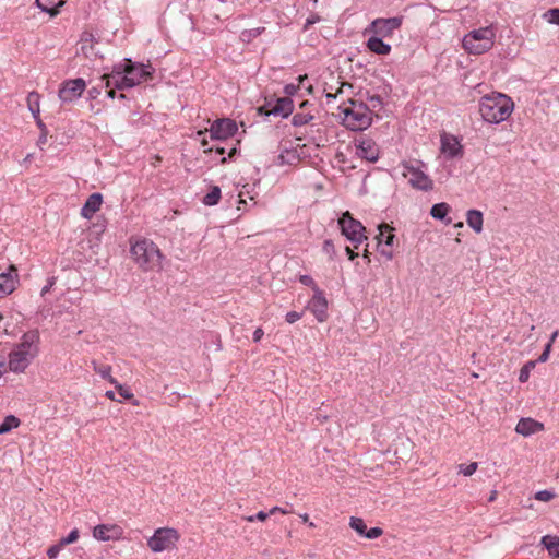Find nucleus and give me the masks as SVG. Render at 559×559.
I'll use <instances>...</instances> for the list:
<instances>
[{
  "instance_id": "f257e3e1",
  "label": "nucleus",
  "mask_w": 559,
  "mask_h": 559,
  "mask_svg": "<svg viewBox=\"0 0 559 559\" xmlns=\"http://www.w3.org/2000/svg\"><path fill=\"white\" fill-rule=\"evenodd\" d=\"M153 73L154 68L151 64L132 62L130 59H124L114 67L111 73L103 75L106 87L109 88L107 96L115 98V88L126 90L134 87L152 79Z\"/></svg>"
},
{
  "instance_id": "f03ea898",
  "label": "nucleus",
  "mask_w": 559,
  "mask_h": 559,
  "mask_svg": "<svg viewBox=\"0 0 559 559\" xmlns=\"http://www.w3.org/2000/svg\"><path fill=\"white\" fill-rule=\"evenodd\" d=\"M40 353V335L37 330L25 332L8 355L9 370L23 373Z\"/></svg>"
},
{
  "instance_id": "7ed1b4c3",
  "label": "nucleus",
  "mask_w": 559,
  "mask_h": 559,
  "mask_svg": "<svg viewBox=\"0 0 559 559\" xmlns=\"http://www.w3.org/2000/svg\"><path fill=\"white\" fill-rule=\"evenodd\" d=\"M130 254L133 262L144 272H159L163 259L157 245L147 238H136L130 241Z\"/></svg>"
},
{
  "instance_id": "20e7f679",
  "label": "nucleus",
  "mask_w": 559,
  "mask_h": 559,
  "mask_svg": "<svg viewBox=\"0 0 559 559\" xmlns=\"http://www.w3.org/2000/svg\"><path fill=\"white\" fill-rule=\"evenodd\" d=\"M514 110V103L506 94L492 92L483 96L479 100V114L489 123L506 121Z\"/></svg>"
},
{
  "instance_id": "39448f33",
  "label": "nucleus",
  "mask_w": 559,
  "mask_h": 559,
  "mask_svg": "<svg viewBox=\"0 0 559 559\" xmlns=\"http://www.w3.org/2000/svg\"><path fill=\"white\" fill-rule=\"evenodd\" d=\"M340 109L343 115V124L349 130L362 131L369 128L372 122L370 108L361 102L349 100Z\"/></svg>"
},
{
  "instance_id": "423d86ee",
  "label": "nucleus",
  "mask_w": 559,
  "mask_h": 559,
  "mask_svg": "<svg viewBox=\"0 0 559 559\" xmlns=\"http://www.w3.org/2000/svg\"><path fill=\"white\" fill-rule=\"evenodd\" d=\"M401 174L407 179L412 188L420 191H430L433 189V180L427 174V166L424 162L411 159L402 162Z\"/></svg>"
},
{
  "instance_id": "0eeeda50",
  "label": "nucleus",
  "mask_w": 559,
  "mask_h": 559,
  "mask_svg": "<svg viewBox=\"0 0 559 559\" xmlns=\"http://www.w3.org/2000/svg\"><path fill=\"white\" fill-rule=\"evenodd\" d=\"M495 39V28L492 26H486L467 33L463 37L462 45L471 55H483L493 47Z\"/></svg>"
},
{
  "instance_id": "6e6552de",
  "label": "nucleus",
  "mask_w": 559,
  "mask_h": 559,
  "mask_svg": "<svg viewBox=\"0 0 559 559\" xmlns=\"http://www.w3.org/2000/svg\"><path fill=\"white\" fill-rule=\"evenodd\" d=\"M181 534L175 527L163 526L154 530L147 538V547L153 554L171 552L178 548Z\"/></svg>"
},
{
  "instance_id": "1a4fd4ad",
  "label": "nucleus",
  "mask_w": 559,
  "mask_h": 559,
  "mask_svg": "<svg viewBox=\"0 0 559 559\" xmlns=\"http://www.w3.org/2000/svg\"><path fill=\"white\" fill-rule=\"evenodd\" d=\"M338 225L342 234L355 248H358L367 240L366 228L359 221L355 219L348 211L344 212L338 218Z\"/></svg>"
},
{
  "instance_id": "9d476101",
  "label": "nucleus",
  "mask_w": 559,
  "mask_h": 559,
  "mask_svg": "<svg viewBox=\"0 0 559 559\" xmlns=\"http://www.w3.org/2000/svg\"><path fill=\"white\" fill-rule=\"evenodd\" d=\"M402 23V16L376 19L365 29V35L370 34L380 38H389L394 34L395 31L401 28Z\"/></svg>"
},
{
  "instance_id": "9b49d317",
  "label": "nucleus",
  "mask_w": 559,
  "mask_h": 559,
  "mask_svg": "<svg viewBox=\"0 0 559 559\" xmlns=\"http://www.w3.org/2000/svg\"><path fill=\"white\" fill-rule=\"evenodd\" d=\"M85 88L86 82L81 78L66 80L60 85L59 99L64 104L72 103L81 97Z\"/></svg>"
},
{
  "instance_id": "f8f14e48",
  "label": "nucleus",
  "mask_w": 559,
  "mask_h": 559,
  "mask_svg": "<svg viewBox=\"0 0 559 559\" xmlns=\"http://www.w3.org/2000/svg\"><path fill=\"white\" fill-rule=\"evenodd\" d=\"M379 234L377 235L378 249L382 257L386 260H392L394 257V240L395 235L393 228L388 224H381L379 226Z\"/></svg>"
},
{
  "instance_id": "ddd939ff",
  "label": "nucleus",
  "mask_w": 559,
  "mask_h": 559,
  "mask_svg": "<svg viewBox=\"0 0 559 559\" xmlns=\"http://www.w3.org/2000/svg\"><path fill=\"white\" fill-rule=\"evenodd\" d=\"M440 153L447 159L461 158L464 154V148L455 135L443 133L440 136Z\"/></svg>"
},
{
  "instance_id": "4468645a",
  "label": "nucleus",
  "mask_w": 559,
  "mask_h": 559,
  "mask_svg": "<svg viewBox=\"0 0 559 559\" xmlns=\"http://www.w3.org/2000/svg\"><path fill=\"white\" fill-rule=\"evenodd\" d=\"M328 300L323 290L316 292L306 305V310L310 311L318 322H325L329 318Z\"/></svg>"
},
{
  "instance_id": "2eb2a0df",
  "label": "nucleus",
  "mask_w": 559,
  "mask_h": 559,
  "mask_svg": "<svg viewBox=\"0 0 559 559\" xmlns=\"http://www.w3.org/2000/svg\"><path fill=\"white\" fill-rule=\"evenodd\" d=\"M123 528L118 524H98L94 526L92 536L98 542H117L123 537Z\"/></svg>"
},
{
  "instance_id": "dca6fc26",
  "label": "nucleus",
  "mask_w": 559,
  "mask_h": 559,
  "mask_svg": "<svg viewBox=\"0 0 559 559\" xmlns=\"http://www.w3.org/2000/svg\"><path fill=\"white\" fill-rule=\"evenodd\" d=\"M238 130L236 122L231 119H217L210 128V136L212 140H226L233 136Z\"/></svg>"
},
{
  "instance_id": "f3484780",
  "label": "nucleus",
  "mask_w": 559,
  "mask_h": 559,
  "mask_svg": "<svg viewBox=\"0 0 559 559\" xmlns=\"http://www.w3.org/2000/svg\"><path fill=\"white\" fill-rule=\"evenodd\" d=\"M19 285V273L15 265L11 264L5 272L0 273V298L12 294Z\"/></svg>"
},
{
  "instance_id": "a211bd4d",
  "label": "nucleus",
  "mask_w": 559,
  "mask_h": 559,
  "mask_svg": "<svg viewBox=\"0 0 559 559\" xmlns=\"http://www.w3.org/2000/svg\"><path fill=\"white\" fill-rule=\"evenodd\" d=\"M356 154L368 162H377L379 147L372 139L362 138L356 143Z\"/></svg>"
},
{
  "instance_id": "6ab92c4d",
  "label": "nucleus",
  "mask_w": 559,
  "mask_h": 559,
  "mask_svg": "<svg viewBox=\"0 0 559 559\" xmlns=\"http://www.w3.org/2000/svg\"><path fill=\"white\" fill-rule=\"evenodd\" d=\"M349 527L354 530L359 536L368 539H376L383 534V530L380 527H372L368 530L365 521L357 516L349 518Z\"/></svg>"
},
{
  "instance_id": "aec40b11",
  "label": "nucleus",
  "mask_w": 559,
  "mask_h": 559,
  "mask_svg": "<svg viewBox=\"0 0 559 559\" xmlns=\"http://www.w3.org/2000/svg\"><path fill=\"white\" fill-rule=\"evenodd\" d=\"M543 430L544 425L530 417L521 418L515 426V432L523 437H530Z\"/></svg>"
},
{
  "instance_id": "412c9836",
  "label": "nucleus",
  "mask_w": 559,
  "mask_h": 559,
  "mask_svg": "<svg viewBox=\"0 0 559 559\" xmlns=\"http://www.w3.org/2000/svg\"><path fill=\"white\" fill-rule=\"evenodd\" d=\"M102 203L103 197L100 193L91 194L81 209V215L86 219L92 218L100 210Z\"/></svg>"
},
{
  "instance_id": "4be33fe9",
  "label": "nucleus",
  "mask_w": 559,
  "mask_h": 559,
  "mask_svg": "<svg viewBox=\"0 0 559 559\" xmlns=\"http://www.w3.org/2000/svg\"><path fill=\"white\" fill-rule=\"evenodd\" d=\"M294 104L289 97L277 98L269 114L274 116L287 117L293 112Z\"/></svg>"
},
{
  "instance_id": "5701e85b",
  "label": "nucleus",
  "mask_w": 559,
  "mask_h": 559,
  "mask_svg": "<svg viewBox=\"0 0 559 559\" xmlns=\"http://www.w3.org/2000/svg\"><path fill=\"white\" fill-rule=\"evenodd\" d=\"M367 48L380 56H388L391 52V45L383 41V38L371 35L367 40Z\"/></svg>"
},
{
  "instance_id": "b1692460",
  "label": "nucleus",
  "mask_w": 559,
  "mask_h": 559,
  "mask_svg": "<svg viewBox=\"0 0 559 559\" xmlns=\"http://www.w3.org/2000/svg\"><path fill=\"white\" fill-rule=\"evenodd\" d=\"M96 40L91 33H84L80 40V50L86 58H94L97 56L95 51Z\"/></svg>"
},
{
  "instance_id": "393cba45",
  "label": "nucleus",
  "mask_w": 559,
  "mask_h": 559,
  "mask_svg": "<svg viewBox=\"0 0 559 559\" xmlns=\"http://www.w3.org/2000/svg\"><path fill=\"white\" fill-rule=\"evenodd\" d=\"M466 223L476 234H480L484 225L483 213L478 210H468L466 213Z\"/></svg>"
},
{
  "instance_id": "a878e982",
  "label": "nucleus",
  "mask_w": 559,
  "mask_h": 559,
  "mask_svg": "<svg viewBox=\"0 0 559 559\" xmlns=\"http://www.w3.org/2000/svg\"><path fill=\"white\" fill-rule=\"evenodd\" d=\"M40 95L37 92H31L27 95V107L29 111L32 112L34 119L37 121L39 127H43V122L40 120L39 114H40Z\"/></svg>"
},
{
  "instance_id": "bb28decb",
  "label": "nucleus",
  "mask_w": 559,
  "mask_h": 559,
  "mask_svg": "<svg viewBox=\"0 0 559 559\" xmlns=\"http://www.w3.org/2000/svg\"><path fill=\"white\" fill-rule=\"evenodd\" d=\"M451 207L448 203L441 202L435 204L430 210V215L438 221H445L447 224H450L451 221L447 219L448 214L450 213Z\"/></svg>"
},
{
  "instance_id": "cd10ccee",
  "label": "nucleus",
  "mask_w": 559,
  "mask_h": 559,
  "mask_svg": "<svg viewBox=\"0 0 559 559\" xmlns=\"http://www.w3.org/2000/svg\"><path fill=\"white\" fill-rule=\"evenodd\" d=\"M542 544L548 550L549 556L554 559H559V538L556 536H544L542 539Z\"/></svg>"
},
{
  "instance_id": "c85d7f7f",
  "label": "nucleus",
  "mask_w": 559,
  "mask_h": 559,
  "mask_svg": "<svg viewBox=\"0 0 559 559\" xmlns=\"http://www.w3.org/2000/svg\"><path fill=\"white\" fill-rule=\"evenodd\" d=\"M63 0H36L37 7L43 11L50 13L51 15L57 13V10L62 5Z\"/></svg>"
},
{
  "instance_id": "c756f323",
  "label": "nucleus",
  "mask_w": 559,
  "mask_h": 559,
  "mask_svg": "<svg viewBox=\"0 0 559 559\" xmlns=\"http://www.w3.org/2000/svg\"><path fill=\"white\" fill-rule=\"evenodd\" d=\"M93 369L97 374L107 380L109 383H116L117 380L111 376V367L109 365H99L93 361Z\"/></svg>"
},
{
  "instance_id": "7c9ffc66",
  "label": "nucleus",
  "mask_w": 559,
  "mask_h": 559,
  "mask_svg": "<svg viewBox=\"0 0 559 559\" xmlns=\"http://www.w3.org/2000/svg\"><path fill=\"white\" fill-rule=\"evenodd\" d=\"M20 424V419L14 415L7 416L4 420L0 424V435L10 432L12 429L17 428Z\"/></svg>"
},
{
  "instance_id": "2f4dec72",
  "label": "nucleus",
  "mask_w": 559,
  "mask_h": 559,
  "mask_svg": "<svg viewBox=\"0 0 559 559\" xmlns=\"http://www.w3.org/2000/svg\"><path fill=\"white\" fill-rule=\"evenodd\" d=\"M221 199V189L218 187H213L209 193H206L203 198V203L205 205L212 206L218 203Z\"/></svg>"
},
{
  "instance_id": "473e14b6",
  "label": "nucleus",
  "mask_w": 559,
  "mask_h": 559,
  "mask_svg": "<svg viewBox=\"0 0 559 559\" xmlns=\"http://www.w3.org/2000/svg\"><path fill=\"white\" fill-rule=\"evenodd\" d=\"M313 119L311 112L300 111L293 116V124L296 127L305 126Z\"/></svg>"
},
{
  "instance_id": "72a5a7b5",
  "label": "nucleus",
  "mask_w": 559,
  "mask_h": 559,
  "mask_svg": "<svg viewBox=\"0 0 559 559\" xmlns=\"http://www.w3.org/2000/svg\"><path fill=\"white\" fill-rule=\"evenodd\" d=\"M536 360L527 361L520 370L519 381L525 383L530 379L532 370L536 367Z\"/></svg>"
},
{
  "instance_id": "f704fd0d",
  "label": "nucleus",
  "mask_w": 559,
  "mask_h": 559,
  "mask_svg": "<svg viewBox=\"0 0 559 559\" xmlns=\"http://www.w3.org/2000/svg\"><path fill=\"white\" fill-rule=\"evenodd\" d=\"M239 197V204H246L247 199L253 201L254 194H253V188L249 185H245L242 189L238 193Z\"/></svg>"
},
{
  "instance_id": "c9c22d12",
  "label": "nucleus",
  "mask_w": 559,
  "mask_h": 559,
  "mask_svg": "<svg viewBox=\"0 0 559 559\" xmlns=\"http://www.w3.org/2000/svg\"><path fill=\"white\" fill-rule=\"evenodd\" d=\"M264 31L263 27H257V28H252V29H246L243 32H241L240 34V39L242 41H251L254 37H258L259 35L262 34V32Z\"/></svg>"
},
{
  "instance_id": "e433bc0d",
  "label": "nucleus",
  "mask_w": 559,
  "mask_h": 559,
  "mask_svg": "<svg viewBox=\"0 0 559 559\" xmlns=\"http://www.w3.org/2000/svg\"><path fill=\"white\" fill-rule=\"evenodd\" d=\"M298 84H294V83H290V84H286L285 87H284V92L285 94L292 96V95H295L298 90L300 88V85L304 83L305 80H307V75H299L298 76Z\"/></svg>"
},
{
  "instance_id": "4c0bfd02",
  "label": "nucleus",
  "mask_w": 559,
  "mask_h": 559,
  "mask_svg": "<svg viewBox=\"0 0 559 559\" xmlns=\"http://www.w3.org/2000/svg\"><path fill=\"white\" fill-rule=\"evenodd\" d=\"M459 473L464 476H472L478 468V464L476 462H472L469 464H460L457 466Z\"/></svg>"
},
{
  "instance_id": "58836bf2",
  "label": "nucleus",
  "mask_w": 559,
  "mask_h": 559,
  "mask_svg": "<svg viewBox=\"0 0 559 559\" xmlns=\"http://www.w3.org/2000/svg\"><path fill=\"white\" fill-rule=\"evenodd\" d=\"M80 537L78 528H73L66 537H62L59 543L64 547L67 545L75 543Z\"/></svg>"
},
{
  "instance_id": "ea45409f",
  "label": "nucleus",
  "mask_w": 559,
  "mask_h": 559,
  "mask_svg": "<svg viewBox=\"0 0 559 559\" xmlns=\"http://www.w3.org/2000/svg\"><path fill=\"white\" fill-rule=\"evenodd\" d=\"M322 251L324 254L328 255L330 260H333L336 254L335 246L331 239H326L323 242Z\"/></svg>"
},
{
  "instance_id": "a19ab883",
  "label": "nucleus",
  "mask_w": 559,
  "mask_h": 559,
  "mask_svg": "<svg viewBox=\"0 0 559 559\" xmlns=\"http://www.w3.org/2000/svg\"><path fill=\"white\" fill-rule=\"evenodd\" d=\"M299 282L305 285V286H308L312 289L313 294H316V292H321L322 289H320V287L317 285V283L314 282V280L309 276V275H300L299 276Z\"/></svg>"
},
{
  "instance_id": "79ce46f5",
  "label": "nucleus",
  "mask_w": 559,
  "mask_h": 559,
  "mask_svg": "<svg viewBox=\"0 0 559 559\" xmlns=\"http://www.w3.org/2000/svg\"><path fill=\"white\" fill-rule=\"evenodd\" d=\"M114 385L117 389L119 395L123 400H131V399H133V393L131 392V390L129 388H127L126 385H122L118 381H116V383H114Z\"/></svg>"
},
{
  "instance_id": "37998d69",
  "label": "nucleus",
  "mask_w": 559,
  "mask_h": 559,
  "mask_svg": "<svg viewBox=\"0 0 559 559\" xmlns=\"http://www.w3.org/2000/svg\"><path fill=\"white\" fill-rule=\"evenodd\" d=\"M544 16L550 24L559 25V9H550Z\"/></svg>"
},
{
  "instance_id": "c03bdc74",
  "label": "nucleus",
  "mask_w": 559,
  "mask_h": 559,
  "mask_svg": "<svg viewBox=\"0 0 559 559\" xmlns=\"http://www.w3.org/2000/svg\"><path fill=\"white\" fill-rule=\"evenodd\" d=\"M366 105L370 108L371 114H372L374 110L381 108L382 99L380 96L374 95V96H371L368 98V104H366Z\"/></svg>"
},
{
  "instance_id": "a18cd8bd",
  "label": "nucleus",
  "mask_w": 559,
  "mask_h": 559,
  "mask_svg": "<svg viewBox=\"0 0 559 559\" xmlns=\"http://www.w3.org/2000/svg\"><path fill=\"white\" fill-rule=\"evenodd\" d=\"M555 493L550 490H540L535 493V499L543 502H548L554 499Z\"/></svg>"
},
{
  "instance_id": "49530a36",
  "label": "nucleus",
  "mask_w": 559,
  "mask_h": 559,
  "mask_svg": "<svg viewBox=\"0 0 559 559\" xmlns=\"http://www.w3.org/2000/svg\"><path fill=\"white\" fill-rule=\"evenodd\" d=\"M270 511L269 512H264V511H259L257 514L254 515H248V516H245L243 519L247 521V522H254V521H265L269 516H270Z\"/></svg>"
},
{
  "instance_id": "de8ad7c7",
  "label": "nucleus",
  "mask_w": 559,
  "mask_h": 559,
  "mask_svg": "<svg viewBox=\"0 0 559 559\" xmlns=\"http://www.w3.org/2000/svg\"><path fill=\"white\" fill-rule=\"evenodd\" d=\"M63 549V546L58 542L57 544L50 546L48 549H47V556L50 558V559H56L60 551Z\"/></svg>"
},
{
  "instance_id": "09e8293b",
  "label": "nucleus",
  "mask_w": 559,
  "mask_h": 559,
  "mask_svg": "<svg viewBox=\"0 0 559 559\" xmlns=\"http://www.w3.org/2000/svg\"><path fill=\"white\" fill-rule=\"evenodd\" d=\"M304 312L289 311L286 313L285 319L289 324H293L302 318Z\"/></svg>"
},
{
  "instance_id": "8fccbe9b",
  "label": "nucleus",
  "mask_w": 559,
  "mask_h": 559,
  "mask_svg": "<svg viewBox=\"0 0 559 559\" xmlns=\"http://www.w3.org/2000/svg\"><path fill=\"white\" fill-rule=\"evenodd\" d=\"M7 372H10L9 360L5 356L0 355V378Z\"/></svg>"
},
{
  "instance_id": "3c124183",
  "label": "nucleus",
  "mask_w": 559,
  "mask_h": 559,
  "mask_svg": "<svg viewBox=\"0 0 559 559\" xmlns=\"http://www.w3.org/2000/svg\"><path fill=\"white\" fill-rule=\"evenodd\" d=\"M103 84L106 86L105 81L102 79V84L99 86H93L88 90V96L93 99L97 98L102 93Z\"/></svg>"
},
{
  "instance_id": "603ef678",
  "label": "nucleus",
  "mask_w": 559,
  "mask_h": 559,
  "mask_svg": "<svg viewBox=\"0 0 559 559\" xmlns=\"http://www.w3.org/2000/svg\"><path fill=\"white\" fill-rule=\"evenodd\" d=\"M275 513L288 514V513H292V510L284 509V508H281V507H273L272 509H270V514L271 515H273Z\"/></svg>"
},
{
  "instance_id": "864d4df0",
  "label": "nucleus",
  "mask_w": 559,
  "mask_h": 559,
  "mask_svg": "<svg viewBox=\"0 0 559 559\" xmlns=\"http://www.w3.org/2000/svg\"><path fill=\"white\" fill-rule=\"evenodd\" d=\"M264 335V332L261 328H258L254 332H253V341L255 343L260 342L261 338L263 337Z\"/></svg>"
},
{
  "instance_id": "5fc2aeb1",
  "label": "nucleus",
  "mask_w": 559,
  "mask_h": 559,
  "mask_svg": "<svg viewBox=\"0 0 559 559\" xmlns=\"http://www.w3.org/2000/svg\"><path fill=\"white\" fill-rule=\"evenodd\" d=\"M205 133H206V131H199V132L197 133V136H198V139H200V141H201V145H202L203 147H205V146H206V144H207V141H206V139H205Z\"/></svg>"
},
{
  "instance_id": "6e6d98bb",
  "label": "nucleus",
  "mask_w": 559,
  "mask_h": 559,
  "mask_svg": "<svg viewBox=\"0 0 559 559\" xmlns=\"http://www.w3.org/2000/svg\"><path fill=\"white\" fill-rule=\"evenodd\" d=\"M345 252H346L348 259L352 261L357 257V253H355V251L353 249H350L349 247L345 248Z\"/></svg>"
},
{
  "instance_id": "4d7b16f0",
  "label": "nucleus",
  "mask_w": 559,
  "mask_h": 559,
  "mask_svg": "<svg viewBox=\"0 0 559 559\" xmlns=\"http://www.w3.org/2000/svg\"><path fill=\"white\" fill-rule=\"evenodd\" d=\"M549 353H547V350H543V353L540 354V356L538 357L537 361L539 362H546L549 358Z\"/></svg>"
},
{
  "instance_id": "13d9d810",
  "label": "nucleus",
  "mask_w": 559,
  "mask_h": 559,
  "mask_svg": "<svg viewBox=\"0 0 559 559\" xmlns=\"http://www.w3.org/2000/svg\"><path fill=\"white\" fill-rule=\"evenodd\" d=\"M105 396H106L107 399H109L110 401H117V402H120V401H121V400H118V399L116 397V394H115V392H114V391H107V392L105 393Z\"/></svg>"
},
{
  "instance_id": "bf43d9fd",
  "label": "nucleus",
  "mask_w": 559,
  "mask_h": 559,
  "mask_svg": "<svg viewBox=\"0 0 559 559\" xmlns=\"http://www.w3.org/2000/svg\"><path fill=\"white\" fill-rule=\"evenodd\" d=\"M3 331H4V333H5L7 335H14V334H15L14 330H10V328H9V325H8V324H5V325L3 326Z\"/></svg>"
},
{
  "instance_id": "052dcab7",
  "label": "nucleus",
  "mask_w": 559,
  "mask_h": 559,
  "mask_svg": "<svg viewBox=\"0 0 559 559\" xmlns=\"http://www.w3.org/2000/svg\"><path fill=\"white\" fill-rule=\"evenodd\" d=\"M559 335V331H555L552 332V334L550 335V338H549V342L550 344H554V342L556 341V338L558 337Z\"/></svg>"
},
{
  "instance_id": "680f3d73",
  "label": "nucleus",
  "mask_w": 559,
  "mask_h": 559,
  "mask_svg": "<svg viewBox=\"0 0 559 559\" xmlns=\"http://www.w3.org/2000/svg\"><path fill=\"white\" fill-rule=\"evenodd\" d=\"M299 516L302 520V522H305V523L309 522V515L307 513L300 514Z\"/></svg>"
},
{
  "instance_id": "e2e57ef3",
  "label": "nucleus",
  "mask_w": 559,
  "mask_h": 559,
  "mask_svg": "<svg viewBox=\"0 0 559 559\" xmlns=\"http://www.w3.org/2000/svg\"><path fill=\"white\" fill-rule=\"evenodd\" d=\"M364 258L367 260V262H370L369 251L367 249L364 251Z\"/></svg>"
},
{
  "instance_id": "0e129e2a",
  "label": "nucleus",
  "mask_w": 559,
  "mask_h": 559,
  "mask_svg": "<svg viewBox=\"0 0 559 559\" xmlns=\"http://www.w3.org/2000/svg\"><path fill=\"white\" fill-rule=\"evenodd\" d=\"M551 347H552V344L547 343V345L545 346L544 350H547V353H549V354H550V352H551Z\"/></svg>"
},
{
  "instance_id": "69168bd1",
  "label": "nucleus",
  "mask_w": 559,
  "mask_h": 559,
  "mask_svg": "<svg viewBox=\"0 0 559 559\" xmlns=\"http://www.w3.org/2000/svg\"><path fill=\"white\" fill-rule=\"evenodd\" d=\"M46 142V135H41L38 140V144L41 145Z\"/></svg>"
},
{
  "instance_id": "338daca9",
  "label": "nucleus",
  "mask_w": 559,
  "mask_h": 559,
  "mask_svg": "<svg viewBox=\"0 0 559 559\" xmlns=\"http://www.w3.org/2000/svg\"><path fill=\"white\" fill-rule=\"evenodd\" d=\"M33 158L32 154H27V156L24 158V163H29Z\"/></svg>"
},
{
  "instance_id": "774afa93",
  "label": "nucleus",
  "mask_w": 559,
  "mask_h": 559,
  "mask_svg": "<svg viewBox=\"0 0 559 559\" xmlns=\"http://www.w3.org/2000/svg\"><path fill=\"white\" fill-rule=\"evenodd\" d=\"M216 152L219 154V155H223L225 153V150L223 147H216Z\"/></svg>"
}]
</instances>
